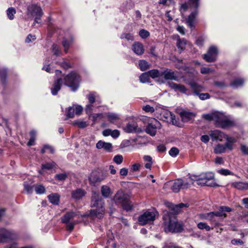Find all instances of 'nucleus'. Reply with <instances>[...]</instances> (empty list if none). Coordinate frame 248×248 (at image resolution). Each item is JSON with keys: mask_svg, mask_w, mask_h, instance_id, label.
<instances>
[{"mask_svg": "<svg viewBox=\"0 0 248 248\" xmlns=\"http://www.w3.org/2000/svg\"><path fill=\"white\" fill-rule=\"evenodd\" d=\"M214 177V174L211 172L202 173L198 175H191L186 181L183 180L182 188H188L193 185L195 186V183L201 186H217V185L215 183Z\"/></svg>", "mask_w": 248, "mask_h": 248, "instance_id": "f257e3e1", "label": "nucleus"}, {"mask_svg": "<svg viewBox=\"0 0 248 248\" xmlns=\"http://www.w3.org/2000/svg\"><path fill=\"white\" fill-rule=\"evenodd\" d=\"M91 206L92 207L95 208L91 210L90 215L92 217L98 218L103 217L105 212L104 202L102 197L95 192H94L92 196Z\"/></svg>", "mask_w": 248, "mask_h": 248, "instance_id": "f03ea898", "label": "nucleus"}, {"mask_svg": "<svg viewBox=\"0 0 248 248\" xmlns=\"http://www.w3.org/2000/svg\"><path fill=\"white\" fill-rule=\"evenodd\" d=\"M164 230L166 232H180L182 225L178 223L173 213L167 212L163 216Z\"/></svg>", "mask_w": 248, "mask_h": 248, "instance_id": "7ed1b4c3", "label": "nucleus"}, {"mask_svg": "<svg viewBox=\"0 0 248 248\" xmlns=\"http://www.w3.org/2000/svg\"><path fill=\"white\" fill-rule=\"evenodd\" d=\"M232 211V209L228 206H221L218 207V211L203 214L201 215V218L210 220L212 223L216 226H218L219 223L216 218V217H227L226 213L230 212Z\"/></svg>", "mask_w": 248, "mask_h": 248, "instance_id": "20e7f679", "label": "nucleus"}, {"mask_svg": "<svg viewBox=\"0 0 248 248\" xmlns=\"http://www.w3.org/2000/svg\"><path fill=\"white\" fill-rule=\"evenodd\" d=\"M113 200L118 204L121 205L127 211L132 209L133 205L129 200V195L123 190H118L115 195Z\"/></svg>", "mask_w": 248, "mask_h": 248, "instance_id": "39448f33", "label": "nucleus"}, {"mask_svg": "<svg viewBox=\"0 0 248 248\" xmlns=\"http://www.w3.org/2000/svg\"><path fill=\"white\" fill-rule=\"evenodd\" d=\"M64 84L73 91H75L79 87V77L76 73L71 72L63 78Z\"/></svg>", "mask_w": 248, "mask_h": 248, "instance_id": "423d86ee", "label": "nucleus"}, {"mask_svg": "<svg viewBox=\"0 0 248 248\" xmlns=\"http://www.w3.org/2000/svg\"><path fill=\"white\" fill-rule=\"evenodd\" d=\"M235 125L234 120L230 116L223 113H218L216 126L223 129L227 128Z\"/></svg>", "mask_w": 248, "mask_h": 248, "instance_id": "0eeeda50", "label": "nucleus"}, {"mask_svg": "<svg viewBox=\"0 0 248 248\" xmlns=\"http://www.w3.org/2000/svg\"><path fill=\"white\" fill-rule=\"evenodd\" d=\"M27 12L28 15H31L35 16L34 22L35 23H40L41 22V16L43 15V12L41 8L35 4H31L28 6Z\"/></svg>", "mask_w": 248, "mask_h": 248, "instance_id": "6e6552de", "label": "nucleus"}, {"mask_svg": "<svg viewBox=\"0 0 248 248\" xmlns=\"http://www.w3.org/2000/svg\"><path fill=\"white\" fill-rule=\"evenodd\" d=\"M155 216L156 213L155 212L147 210L139 217V223L141 225L151 224L155 220Z\"/></svg>", "mask_w": 248, "mask_h": 248, "instance_id": "1a4fd4ad", "label": "nucleus"}, {"mask_svg": "<svg viewBox=\"0 0 248 248\" xmlns=\"http://www.w3.org/2000/svg\"><path fill=\"white\" fill-rule=\"evenodd\" d=\"M191 88L194 90V93L196 95L199 97L200 99L204 100L209 99L210 95L208 93H200V92L204 90V88L202 85H199L195 82L191 81L189 83Z\"/></svg>", "mask_w": 248, "mask_h": 248, "instance_id": "9d476101", "label": "nucleus"}, {"mask_svg": "<svg viewBox=\"0 0 248 248\" xmlns=\"http://www.w3.org/2000/svg\"><path fill=\"white\" fill-rule=\"evenodd\" d=\"M16 237V234L13 231L4 228H0V243H6L9 240L15 238Z\"/></svg>", "mask_w": 248, "mask_h": 248, "instance_id": "9b49d317", "label": "nucleus"}, {"mask_svg": "<svg viewBox=\"0 0 248 248\" xmlns=\"http://www.w3.org/2000/svg\"><path fill=\"white\" fill-rule=\"evenodd\" d=\"M161 124L159 121L154 119L147 125L145 132L151 136H155L157 129L160 128Z\"/></svg>", "mask_w": 248, "mask_h": 248, "instance_id": "f8f14e48", "label": "nucleus"}, {"mask_svg": "<svg viewBox=\"0 0 248 248\" xmlns=\"http://www.w3.org/2000/svg\"><path fill=\"white\" fill-rule=\"evenodd\" d=\"M217 49L214 46H211L207 54L203 55V58L207 62H213L216 60Z\"/></svg>", "mask_w": 248, "mask_h": 248, "instance_id": "ddd939ff", "label": "nucleus"}, {"mask_svg": "<svg viewBox=\"0 0 248 248\" xmlns=\"http://www.w3.org/2000/svg\"><path fill=\"white\" fill-rule=\"evenodd\" d=\"M105 178V176L102 173L97 171H93L89 177L91 184L94 185L96 183L100 182Z\"/></svg>", "mask_w": 248, "mask_h": 248, "instance_id": "4468645a", "label": "nucleus"}, {"mask_svg": "<svg viewBox=\"0 0 248 248\" xmlns=\"http://www.w3.org/2000/svg\"><path fill=\"white\" fill-rule=\"evenodd\" d=\"M182 185L183 180L181 179H178L174 181L169 182L166 184V185L170 186V189L175 193H177L179 191L180 189L182 188Z\"/></svg>", "mask_w": 248, "mask_h": 248, "instance_id": "2eb2a0df", "label": "nucleus"}, {"mask_svg": "<svg viewBox=\"0 0 248 248\" xmlns=\"http://www.w3.org/2000/svg\"><path fill=\"white\" fill-rule=\"evenodd\" d=\"M179 115L184 122H187L195 118L196 114L188 110H182Z\"/></svg>", "mask_w": 248, "mask_h": 248, "instance_id": "dca6fc26", "label": "nucleus"}, {"mask_svg": "<svg viewBox=\"0 0 248 248\" xmlns=\"http://www.w3.org/2000/svg\"><path fill=\"white\" fill-rule=\"evenodd\" d=\"M210 136L212 138L213 140L222 141L225 139V138L226 137V134L218 130L211 131Z\"/></svg>", "mask_w": 248, "mask_h": 248, "instance_id": "f3484780", "label": "nucleus"}, {"mask_svg": "<svg viewBox=\"0 0 248 248\" xmlns=\"http://www.w3.org/2000/svg\"><path fill=\"white\" fill-rule=\"evenodd\" d=\"M86 194L85 190L82 188H77L71 192L72 198L75 200L82 199Z\"/></svg>", "mask_w": 248, "mask_h": 248, "instance_id": "a211bd4d", "label": "nucleus"}, {"mask_svg": "<svg viewBox=\"0 0 248 248\" xmlns=\"http://www.w3.org/2000/svg\"><path fill=\"white\" fill-rule=\"evenodd\" d=\"M124 130L128 133L136 132L138 131V124L135 122L128 123L124 127Z\"/></svg>", "mask_w": 248, "mask_h": 248, "instance_id": "6ab92c4d", "label": "nucleus"}, {"mask_svg": "<svg viewBox=\"0 0 248 248\" xmlns=\"http://www.w3.org/2000/svg\"><path fill=\"white\" fill-rule=\"evenodd\" d=\"M96 147L98 149H103L108 152H109L111 150L112 146L111 143L109 142H106L102 140H99L96 143Z\"/></svg>", "mask_w": 248, "mask_h": 248, "instance_id": "aec40b11", "label": "nucleus"}, {"mask_svg": "<svg viewBox=\"0 0 248 248\" xmlns=\"http://www.w3.org/2000/svg\"><path fill=\"white\" fill-rule=\"evenodd\" d=\"M105 117L111 124H114L120 119L119 114L114 112H108L104 113Z\"/></svg>", "mask_w": 248, "mask_h": 248, "instance_id": "412c9836", "label": "nucleus"}, {"mask_svg": "<svg viewBox=\"0 0 248 248\" xmlns=\"http://www.w3.org/2000/svg\"><path fill=\"white\" fill-rule=\"evenodd\" d=\"M133 51L138 55H142L144 51L143 45L140 42H135L132 47Z\"/></svg>", "mask_w": 248, "mask_h": 248, "instance_id": "4be33fe9", "label": "nucleus"}, {"mask_svg": "<svg viewBox=\"0 0 248 248\" xmlns=\"http://www.w3.org/2000/svg\"><path fill=\"white\" fill-rule=\"evenodd\" d=\"M62 79L61 78H57L54 82L53 87L51 88V93L53 95L57 94L58 91L61 89Z\"/></svg>", "mask_w": 248, "mask_h": 248, "instance_id": "5701e85b", "label": "nucleus"}, {"mask_svg": "<svg viewBox=\"0 0 248 248\" xmlns=\"http://www.w3.org/2000/svg\"><path fill=\"white\" fill-rule=\"evenodd\" d=\"M166 80H176L177 77L176 74L171 70L167 69L162 73Z\"/></svg>", "mask_w": 248, "mask_h": 248, "instance_id": "b1692460", "label": "nucleus"}, {"mask_svg": "<svg viewBox=\"0 0 248 248\" xmlns=\"http://www.w3.org/2000/svg\"><path fill=\"white\" fill-rule=\"evenodd\" d=\"M231 186L239 190L248 189V183L243 182H236L231 184Z\"/></svg>", "mask_w": 248, "mask_h": 248, "instance_id": "393cba45", "label": "nucleus"}, {"mask_svg": "<svg viewBox=\"0 0 248 248\" xmlns=\"http://www.w3.org/2000/svg\"><path fill=\"white\" fill-rule=\"evenodd\" d=\"M168 84L171 89L178 90L182 93H185L186 91V88L183 85L177 84L173 82H168Z\"/></svg>", "mask_w": 248, "mask_h": 248, "instance_id": "a878e982", "label": "nucleus"}, {"mask_svg": "<svg viewBox=\"0 0 248 248\" xmlns=\"http://www.w3.org/2000/svg\"><path fill=\"white\" fill-rule=\"evenodd\" d=\"M78 214L74 212L71 211L67 212L65 214L62 218V222L64 223H67L69 222L70 220L76 217Z\"/></svg>", "mask_w": 248, "mask_h": 248, "instance_id": "bb28decb", "label": "nucleus"}, {"mask_svg": "<svg viewBox=\"0 0 248 248\" xmlns=\"http://www.w3.org/2000/svg\"><path fill=\"white\" fill-rule=\"evenodd\" d=\"M198 12L197 10L191 13V14L188 16L186 19V23L188 26L190 28H193L194 25V21L196 18V16L197 15Z\"/></svg>", "mask_w": 248, "mask_h": 248, "instance_id": "cd10ccee", "label": "nucleus"}, {"mask_svg": "<svg viewBox=\"0 0 248 248\" xmlns=\"http://www.w3.org/2000/svg\"><path fill=\"white\" fill-rule=\"evenodd\" d=\"M225 140H227L225 143L228 150L231 151L233 148V144L235 142V139L232 137H229L226 135V137L225 138Z\"/></svg>", "mask_w": 248, "mask_h": 248, "instance_id": "c85d7f7f", "label": "nucleus"}, {"mask_svg": "<svg viewBox=\"0 0 248 248\" xmlns=\"http://www.w3.org/2000/svg\"><path fill=\"white\" fill-rule=\"evenodd\" d=\"M218 112L211 114H206L202 115V117L208 121H213L216 125Z\"/></svg>", "mask_w": 248, "mask_h": 248, "instance_id": "c756f323", "label": "nucleus"}, {"mask_svg": "<svg viewBox=\"0 0 248 248\" xmlns=\"http://www.w3.org/2000/svg\"><path fill=\"white\" fill-rule=\"evenodd\" d=\"M49 202L53 204H58L60 196L57 193H52L47 196Z\"/></svg>", "mask_w": 248, "mask_h": 248, "instance_id": "7c9ffc66", "label": "nucleus"}, {"mask_svg": "<svg viewBox=\"0 0 248 248\" xmlns=\"http://www.w3.org/2000/svg\"><path fill=\"white\" fill-rule=\"evenodd\" d=\"M226 150H228V148L225 144H218L214 148V152L216 154H220L225 152Z\"/></svg>", "mask_w": 248, "mask_h": 248, "instance_id": "2f4dec72", "label": "nucleus"}, {"mask_svg": "<svg viewBox=\"0 0 248 248\" xmlns=\"http://www.w3.org/2000/svg\"><path fill=\"white\" fill-rule=\"evenodd\" d=\"M56 166V164L54 162L52 161L42 164V170H51L55 169Z\"/></svg>", "mask_w": 248, "mask_h": 248, "instance_id": "473e14b6", "label": "nucleus"}, {"mask_svg": "<svg viewBox=\"0 0 248 248\" xmlns=\"http://www.w3.org/2000/svg\"><path fill=\"white\" fill-rule=\"evenodd\" d=\"M101 193L104 197H108L111 193L110 188L107 186H103L101 187Z\"/></svg>", "mask_w": 248, "mask_h": 248, "instance_id": "72a5a7b5", "label": "nucleus"}, {"mask_svg": "<svg viewBox=\"0 0 248 248\" xmlns=\"http://www.w3.org/2000/svg\"><path fill=\"white\" fill-rule=\"evenodd\" d=\"M186 44V40L184 39H178L177 42V46L178 48H180L181 51L185 49V46Z\"/></svg>", "mask_w": 248, "mask_h": 248, "instance_id": "f704fd0d", "label": "nucleus"}, {"mask_svg": "<svg viewBox=\"0 0 248 248\" xmlns=\"http://www.w3.org/2000/svg\"><path fill=\"white\" fill-rule=\"evenodd\" d=\"M139 65L140 69L143 71L150 68V64L145 60H140L139 61Z\"/></svg>", "mask_w": 248, "mask_h": 248, "instance_id": "c9c22d12", "label": "nucleus"}, {"mask_svg": "<svg viewBox=\"0 0 248 248\" xmlns=\"http://www.w3.org/2000/svg\"><path fill=\"white\" fill-rule=\"evenodd\" d=\"M170 204V205L169 206L171 208L173 213H178L181 208L186 206V205L184 203H180L175 205L171 204Z\"/></svg>", "mask_w": 248, "mask_h": 248, "instance_id": "e433bc0d", "label": "nucleus"}, {"mask_svg": "<svg viewBox=\"0 0 248 248\" xmlns=\"http://www.w3.org/2000/svg\"><path fill=\"white\" fill-rule=\"evenodd\" d=\"M104 117H105V115L103 113H93L89 116V118L94 122L101 120Z\"/></svg>", "mask_w": 248, "mask_h": 248, "instance_id": "4c0bfd02", "label": "nucleus"}, {"mask_svg": "<svg viewBox=\"0 0 248 248\" xmlns=\"http://www.w3.org/2000/svg\"><path fill=\"white\" fill-rule=\"evenodd\" d=\"M35 192L37 194H42L45 192V187L42 185L37 184L34 186Z\"/></svg>", "mask_w": 248, "mask_h": 248, "instance_id": "58836bf2", "label": "nucleus"}, {"mask_svg": "<svg viewBox=\"0 0 248 248\" xmlns=\"http://www.w3.org/2000/svg\"><path fill=\"white\" fill-rule=\"evenodd\" d=\"M73 41V39L71 38L70 40H67L66 38H64L62 42V44L64 48V51L65 53H67L70 44Z\"/></svg>", "mask_w": 248, "mask_h": 248, "instance_id": "ea45409f", "label": "nucleus"}, {"mask_svg": "<svg viewBox=\"0 0 248 248\" xmlns=\"http://www.w3.org/2000/svg\"><path fill=\"white\" fill-rule=\"evenodd\" d=\"M244 82V81L243 79H237L232 82L231 85L234 88H237L242 86Z\"/></svg>", "mask_w": 248, "mask_h": 248, "instance_id": "a19ab883", "label": "nucleus"}, {"mask_svg": "<svg viewBox=\"0 0 248 248\" xmlns=\"http://www.w3.org/2000/svg\"><path fill=\"white\" fill-rule=\"evenodd\" d=\"M140 81L142 83H146L149 81L150 76L148 72L142 73L140 77Z\"/></svg>", "mask_w": 248, "mask_h": 248, "instance_id": "79ce46f5", "label": "nucleus"}, {"mask_svg": "<svg viewBox=\"0 0 248 248\" xmlns=\"http://www.w3.org/2000/svg\"><path fill=\"white\" fill-rule=\"evenodd\" d=\"M30 139L27 144L28 146H31L34 144L35 140L36 132L35 131H31L30 132Z\"/></svg>", "mask_w": 248, "mask_h": 248, "instance_id": "37998d69", "label": "nucleus"}, {"mask_svg": "<svg viewBox=\"0 0 248 248\" xmlns=\"http://www.w3.org/2000/svg\"><path fill=\"white\" fill-rule=\"evenodd\" d=\"M46 152L53 154L54 152V149L52 146L49 145H45L42 149L41 153L43 154Z\"/></svg>", "mask_w": 248, "mask_h": 248, "instance_id": "c03bdc74", "label": "nucleus"}, {"mask_svg": "<svg viewBox=\"0 0 248 248\" xmlns=\"http://www.w3.org/2000/svg\"><path fill=\"white\" fill-rule=\"evenodd\" d=\"M74 125H77L80 128H84L88 126V124L83 121L77 120L73 122Z\"/></svg>", "mask_w": 248, "mask_h": 248, "instance_id": "a18cd8bd", "label": "nucleus"}, {"mask_svg": "<svg viewBox=\"0 0 248 248\" xmlns=\"http://www.w3.org/2000/svg\"><path fill=\"white\" fill-rule=\"evenodd\" d=\"M24 190L26 191L28 194H31L33 192L34 186H31L27 182H25L23 184Z\"/></svg>", "mask_w": 248, "mask_h": 248, "instance_id": "49530a36", "label": "nucleus"}, {"mask_svg": "<svg viewBox=\"0 0 248 248\" xmlns=\"http://www.w3.org/2000/svg\"><path fill=\"white\" fill-rule=\"evenodd\" d=\"M16 10L13 7L9 8L7 10V16L8 18L11 20L14 19V15L16 14Z\"/></svg>", "mask_w": 248, "mask_h": 248, "instance_id": "de8ad7c7", "label": "nucleus"}, {"mask_svg": "<svg viewBox=\"0 0 248 248\" xmlns=\"http://www.w3.org/2000/svg\"><path fill=\"white\" fill-rule=\"evenodd\" d=\"M150 77L153 78H155L159 77L160 75V73L158 70L156 69H153L150 70L148 72Z\"/></svg>", "mask_w": 248, "mask_h": 248, "instance_id": "09e8293b", "label": "nucleus"}, {"mask_svg": "<svg viewBox=\"0 0 248 248\" xmlns=\"http://www.w3.org/2000/svg\"><path fill=\"white\" fill-rule=\"evenodd\" d=\"M52 51L53 54L56 56H59L62 53L61 49L56 45H53L52 46Z\"/></svg>", "mask_w": 248, "mask_h": 248, "instance_id": "8fccbe9b", "label": "nucleus"}, {"mask_svg": "<svg viewBox=\"0 0 248 248\" xmlns=\"http://www.w3.org/2000/svg\"><path fill=\"white\" fill-rule=\"evenodd\" d=\"M197 226L199 229L201 230L205 229L207 231H209L211 229V227L206 223L200 222L198 224Z\"/></svg>", "mask_w": 248, "mask_h": 248, "instance_id": "3c124183", "label": "nucleus"}, {"mask_svg": "<svg viewBox=\"0 0 248 248\" xmlns=\"http://www.w3.org/2000/svg\"><path fill=\"white\" fill-rule=\"evenodd\" d=\"M75 109L74 107H71L68 108V111L66 113V119L73 118L74 117Z\"/></svg>", "mask_w": 248, "mask_h": 248, "instance_id": "603ef678", "label": "nucleus"}, {"mask_svg": "<svg viewBox=\"0 0 248 248\" xmlns=\"http://www.w3.org/2000/svg\"><path fill=\"white\" fill-rule=\"evenodd\" d=\"M113 161L117 164H121L123 161V157L122 155H115L113 158Z\"/></svg>", "mask_w": 248, "mask_h": 248, "instance_id": "864d4df0", "label": "nucleus"}, {"mask_svg": "<svg viewBox=\"0 0 248 248\" xmlns=\"http://www.w3.org/2000/svg\"><path fill=\"white\" fill-rule=\"evenodd\" d=\"M218 173L219 174L227 176L232 174V173L228 169H222L217 170Z\"/></svg>", "mask_w": 248, "mask_h": 248, "instance_id": "5fc2aeb1", "label": "nucleus"}, {"mask_svg": "<svg viewBox=\"0 0 248 248\" xmlns=\"http://www.w3.org/2000/svg\"><path fill=\"white\" fill-rule=\"evenodd\" d=\"M120 38L121 39H126L127 40H133V36L129 33H124L121 34Z\"/></svg>", "mask_w": 248, "mask_h": 248, "instance_id": "6e6d98bb", "label": "nucleus"}, {"mask_svg": "<svg viewBox=\"0 0 248 248\" xmlns=\"http://www.w3.org/2000/svg\"><path fill=\"white\" fill-rule=\"evenodd\" d=\"M179 154V150L175 147H172L169 151V154L170 156L174 157Z\"/></svg>", "mask_w": 248, "mask_h": 248, "instance_id": "4d7b16f0", "label": "nucleus"}, {"mask_svg": "<svg viewBox=\"0 0 248 248\" xmlns=\"http://www.w3.org/2000/svg\"><path fill=\"white\" fill-rule=\"evenodd\" d=\"M88 99L89 100V102L90 104H93L95 102V93H91L87 96Z\"/></svg>", "mask_w": 248, "mask_h": 248, "instance_id": "13d9d810", "label": "nucleus"}, {"mask_svg": "<svg viewBox=\"0 0 248 248\" xmlns=\"http://www.w3.org/2000/svg\"><path fill=\"white\" fill-rule=\"evenodd\" d=\"M139 35L141 38H146L149 36L150 33L145 30H141L139 32Z\"/></svg>", "mask_w": 248, "mask_h": 248, "instance_id": "bf43d9fd", "label": "nucleus"}, {"mask_svg": "<svg viewBox=\"0 0 248 248\" xmlns=\"http://www.w3.org/2000/svg\"><path fill=\"white\" fill-rule=\"evenodd\" d=\"M77 223H78V222L76 221L73 222L67 223L66 225L67 230L71 232L73 230L75 225Z\"/></svg>", "mask_w": 248, "mask_h": 248, "instance_id": "052dcab7", "label": "nucleus"}, {"mask_svg": "<svg viewBox=\"0 0 248 248\" xmlns=\"http://www.w3.org/2000/svg\"><path fill=\"white\" fill-rule=\"evenodd\" d=\"M73 107H74L75 114L77 115L80 114L83 110L82 107L79 105H75Z\"/></svg>", "mask_w": 248, "mask_h": 248, "instance_id": "680f3d73", "label": "nucleus"}, {"mask_svg": "<svg viewBox=\"0 0 248 248\" xmlns=\"http://www.w3.org/2000/svg\"><path fill=\"white\" fill-rule=\"evenodd\" d=\"M142 109L145 112H153L155 111L154 108L150 106V105H146L145 106H143Z\"/></svg>", "mask_w": 248, "mask_h": 248, "instance_id": "e2e57ef3", "label": "nucleus"}, {"mask_svg": "<svg viewBox=\"0 0 248 248\" xmlns=\"http://www.w3.org/2000/svg\"><path fill=\"white\" fill-rule=\"evenodd\" d=\"M199 0H189V4L190 6H193L197 8L199 6Z\"/></svg>", "mask_w": 248, "mask_h": 248, "instance_id": "0e129e2a", "label": "nucleus"}, {"mask_svg": "<svg viewBox=\"0 0 248 248\" xmlns=\"http://www.w3.org/2000/svg\"><path fill=\"white\" fill-rule=\"evenodd\" d=\"M67 177V175L65 173H61L56 175L55 178L59 180H64Z\"/></svg>", "mask_w": 248, "mask_h": 248, "instance_id": "69168bd1", "label": "nucleus"}, {"mask_svg": "<svg viewBox=\"0 0 248 248\" xmlns=\"http://www.w3.org/2000/svg\"><path fill=\"white\" fill-rule=\"evenodd\" d=\"M93 110V104H89L87 105H86V113L90 116L91 114H92L91 112Z\"/></svg>", "mask_w": 248, "mask_h": 248, "instance_id": "338daca9", "label": "nucleus"}, {"mask_svg": "<svg viewBox=\"0 0 248 248\" xmlns=\"http://www.w3.org/2000/svg\"><path fill=\"white\" fill-rule=\"evenodd\" d=\"M163 248H180L176 246L174 244L171 243H167L165 244Z\"/></svg>", "mask_w": 248, "mask_h": 248, "instance_id": "774afa93", "label": "nucleus"}]
</instances>
